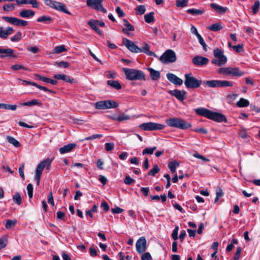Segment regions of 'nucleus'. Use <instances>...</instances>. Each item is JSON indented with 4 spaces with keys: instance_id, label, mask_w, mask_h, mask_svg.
Segmentation results:
<instances>
[{
    "instance_id": "obj_41",
    "label": "nucleus",
    "mask_w": 260,
    "mask_h": 260,
    "mask_svg": "<svg viewBox=\"0 0 260 260\" xmlns=\"http://www.w3.org/2000/svg\"><path fill=\"white\" fill-rule=\"evenodd\" d=\"M16 223L17 221L16 220L8 219L6 221L5 227L7 229H10L11 228L14 226Z\"/></svg>"
},
{
    "instance_id": "obj_28",
    "label": "nucleus",
    "mask_w": 260,
    "mask_h": 260,
    "mask_svg": "<svg viewBox=\"0 0 260 260\" xmlns=\"http://www.w3.org/2000/svg\"><path fill=\"white\" fill-rule=\"evenodd\" d=\"M88 24L91 27L92 29H93L96 32H97L100 36H103V34L102 31L99 29L98 27L96 24L93 23V21L92 20H90L87 22Z\"/></svg>"
},
{
    "instance_id": "obj_44",
    "label": "nucleus",
    "mask_w": 260,
    "mask_h": 260,
    "mask_svg": "<svg viewBox=\"0 0 260 260\" xmlns=\"http://www.w3.org/2000/svg\"><path fill=\"white\" fill-rule=\"evenodd\" d=\"M13 200L14 202L18 205H20L21 204V198L18 192H16L13 196Z\"/></svg>"
},
{
    "instance_id": "obj_45",
    "label": "nucleus",
    "mask_w": 260,
    "mask_h": 260,
    "mask_svg": "<svg viewBox=\"0 0 260 260\" xmlns=\"http://www.w3.org/2000/svg\"><path fill=\"white\" fill-rule=\"evenodd\" d=\"M22 34L20 31L17 32L13 37L10 38L12 42H19L21 39Z\"/></svg>"
},
{
    "instance_id": "obj_36",
    "label": "nucleus",
    "mask_w": 260,
    "mask_h": 260,
    "mask_svg": "<svg viewBox=\"0 0 260 260\" xmlns=\"http://www.w3.org/2000/svg\"><path fill=\"white\" fill-rule=\"evenodd\" d=\"M249 105V102L247 100L241 98L237 103V106L239 107H246Z\"/></svg>"
},
{
    "instance_id": "obj_27",
    "label": "nucleus",
    "mask_w": 260,
    "mask_h": 260,
    "mask_svg": "<svg viewBox=\"0 0 260 260\" xmlns=\"http://www.w3.org/2000/svg\"><path fill=\"white\" fill-rule=\"evenodd\" d=\"M107 83L110 87L117 90H120L122 87L121 84L116 80H108Z\"/></svg>"
},
{
    "instance_id": "obj_5",
    "label": "nucleus",
    "mask_w": 260,
    "mask_h": 260,
    "mask_svg": "<svg viewBox=\"0 0 260 260\" xmlns=\"http://www.w3.org/2000/svg\"><path fill=\"white\" fill-rule=\"evenodd\" d=\"M184 77V84L188 89L198 88L202 83V80L195 78L191 73L185 74Z\"/></svg>"
},
{
    "instance_id": "obj_48",
    "label": "nucleus",
    "mask_w": 260,
    "mask_h": 260,
    "mask_svg": "<svg viewBox=\"0 0 260 260\" xmlns=\"http://www.w3.org/2000/svg\"><path fill=\"white\" fill-rule=\"evenodd\" d=\"M260 3L258 1H256L254 2V5L252 6L251 9L253 14L256 13L259 8Z\"/></svg>"
},
{
    "instance_id": "obj_43",
    "label": "nucleus",
    "mask_w": 260,
    "mask_h": 260,
    "mask_svg": "<svg viewBox=\"0 0 260 260\" xmlns=\"http://www.w3.org/2000/svg\"><path fill=\"white\" fill-rule=\"evenodd\" d=\"M160 169L157 165H155L153 168L148 172V175L149 176H154L156 173L159 171Z\"/></svg>"
},
{
    "instance_id": "obj_29",
    "label": "nucleus",
    "mask_w": 260,
    "mask_h": 260,
    "mask_svg": "<svg viewBox=\"0 0 260 260\" xmlns=\"http://www.w3.org/2000/svg\"><path fill=\"white\" fill-rule=\"evenodd\" d=\"M35 105L41 106V103L38 100L34 99L28 102H24L21 104L22 106H32Z\"/></svg>"
},
{
    "instance_id": "obj_57",
    "label": "nucleus",
    "mask_w": 260,
    "mask_h": 260,
    "mask_svg": "<svg viewBox=\"0 0 260 260\" xmlns=\"http://www.w3.org/2000/svg\"><path fill=\"white\" fill-rule=\"evenodd\" d=\"M156 148V147L147 148L143 151L142 153L143 155H145L146 154H151L153 153V151L155 150Z\"/></svg>"
},
{
    "instance_id": "obj_61",
    "label": "nucleus",
    "mask_w": 260,
    "mask_h": 260,
    "mask_svg": "<svg viewBox=\"0 0 260 260\" xmlns=\"http://www.w3.org/2000/svg\"><path fill=\"white\" fill-rule=\"evenodd\" d=\"M129 119V116L127 115H125L124 114L120 115L119 116H117V121H119L126 120Z\"/></svg>"
},
{
    "instance_id": "obj_38",
    "label": "nucleus",
    "mask_w": 260,
    "mask_h": 260,
    "mask_svg": "<svg viewBox=\"0 0 260 260\" xmlns=\"http://www.w3.org/2000/svg\"><path fill=\"white\" fill-rule=\"evenodd\" d=\"M16 105H9L6 104H1V108L5 109L7 110H11L12 111H15L17 109Z\"/></svg>"
},
{
    "instance_id": "obj_58",
    "label": "nucleus",
    "mask_w": 260,
    "mask_h": 260,
    "mask_svg": "<svg viewBox=\"0 0 260 260\" xmlns=\"http://www.w3.org/2000/svg\"><path fill=\"white\" fill-rule=\"evenodd\" d=\"M11 69L14 71H17V70H19L20 69L26 70H27V69L26 67H25L24 66H23L22 65H20V64H16L12 66L11 67Z\"/></svg>"
},
{
    "instance_id": "obj_24",
    "label": "nucleus",
    "mask_w": 260,
    "mask_h": 260,
    "mask_svg": "<svg viewBox=\"0 0 260 260\" xmlns=\"http://www.w3.org/2000/svg\"><path fill=\"white\" fill-rule=\"evenodd\" d=\"M210 7L214 10H215L219 14H222L225 13L228 8L226 7H223L216 4H211Z\"/></svg>"
},
{
    "instance_id": "obj_62",
    "label": "nucleus",
    "mask_w": 260,
    "mask_h": 260,
    "mask_svg": "<svg viewBox=\"0 0 260 260\" xmlns=\"http://www.w3.org/2000/svg\"><path fill=\"white\" fill-rule=\"evenodd\" d=\"M134 182L135 180L131 178L129 175L126 176L124 180V182L126 184L129 185Z\"/></svg>"
},
{
    "instance_id": "obj_35",
    "label": "nucleus",
    "mask_w": 260,
    "mask_h": 260,
    "mask_svg": "<svg viewBox=\"0 0 260 260\" xmlns=\"http://www.w3.org/2000/svg\"><path fill=\"white\" fill-rule=\"evenodd\" d=\"M6 139L10 144L14 145V146H20V143L13 137L8 136Z\"/></svg>"
},
{
    "instance_id": "obj_63",
    "label": "nucleus",
    "mask_w": 260,
    "mask_h": 260,
    "mask_svg": "<svg viewBox=\"0 0 260 260\" xmlns=\"http://www.w3.org/2000/svg\"><path fill=\"white\" fill-rule=\"evenodd\" d=\"M142 260H151L152 257L149 252H146L141 256Z\"/></svg>"
},
{
    "instance_id": "obj_12",
    "label": "nucleus",
    "mask_w": 260,
    "mask_h": 260,
    "mask_svg": "<svg viewBox=\"0 0 260 260\" xmlns=\"http://www.w3.org/2000/svg\"><path fill=\"white\" fill-rule=\"evenodd\" d=\"M192 63L197 67H203L207 65L209 60L208 58L201 55H196L192 59Z\"/></svg>"
},
{
    "instance_id": "obj_21",
    "label": "nucleus",
    "mask_w": 260,
    "mask_h": 260,
    "mask_svg": "<svg viewBox=\"0 0 260 260\" xmlns=\"http://www.w3.org/2000/svg\"><path fill=\"white\" fill-rule=\"evenodd\" d=\"M19 15L22 18H29L35 15V12L31 10L23 9L19 12Z\"/></svg>"
},
{
    "instance_id": "obj_7",
    "label": "nucleus",
    "mask_w": 260,
    "mask_h": 260,
    "mask_svg": "<svg viewBox=\"0 0 260 260\" xmlns=\"http://www.w3.org/2000/svg\"><path fill=\"white\" fill-rule=\"evenodd\" d=\"M44 3L47 6L56 10L67 14H71V13L67 10L66 5L62 3L52 0H45Z\"/></svg>"
},
{
    "instance_id": "obj_59",
    "label": "nucleus",
    "mask_w": 260,
    "mask_h": 260,
    "mask_svg": "<svg viewBox=\"0 0 260 260\" xmlns=\"http://www.w3.org/2000/svg\"><path fill=\"white\" fill-rule=\"evenodd\" d=\"M193 156H194L196 158L201 159H202V160H203V161H209V159H208V158H206L205 157H204V156L200 154L197 152H195L194 153V154H193Z\"/></svg>"
},
{
    "instance_id": "obj_33",
    "label": "nucleus",
    "mask_w": 260,
    "mask_h": 260,
    "mask_svg": "<svg viewBox=\"0 0 260 260\" xmlns=\"http://www.w3.org/2000/svg\"><path fill=\"white\" fill-rule=\"evenodd\" d=\"M154 13L153 12H151L144 16L145 21L148 23H151L154 21Z\"/></svg>"
},
{
    "instance_id": "obj_52",
    "label": "nucleus",
    "mask_w": 260,
    "mask_h": 260,
    "mask_svg": "<svg viewBox=\"0 0 260 260\" xmlns=\"http://www.w3.org/2000/svg\"><path fill=\"white\" fill-rule=\"evenodd\" d=\"M74 147H60L59 151L60 154H63L71 152Z\"/></svg>"
},
{
    "instance_id": "obj_25",
    "label": "nucleus",
    "mask_w": 260,
    "mask_h": 260,
    "mask_svg": "<svg viewBox=\"0 0 260 260\" xmlns=\"http://www.w3.org/2000/svg\"><path fill=\"white\" fill-rule=\"evenodd\" d=\"M203 83L209 87H220V80L204 81Z\"/></svg>"
},
{
    "instance_id": "obj_31",
    "label": "nucleus",
    "mask_w": 260,
    "mask_h": 260,
    "mask_svg": "<svg viewBox=\"0 0 260 260\" xmlns=\"http://www.w3.org/2000/svg\"><path fill=\"white\" fill-rule=\"evenodd\" d=\"M222 28L221 25L218 23L212 24L208 27L209 30L213 31H217L222 29Z\"/></svg>"
},
{
    "instance_id": "obj_53",
    "label": "nucleus",
    "mask_w": 260,
    "mask_h": 260,
    "mask_svg": "<svg viewBox=\"0 0 260 260\" xmlns=\"http://www.w3.org/2000/svg\"><path fill=\"white\" fill-rule=\"evenodd\" d=\"M8 36L6 29H4L3 27H0V37L3 39H6Z\"/></svg>"
},
{
    "instance_id": "obj_17",
    "label": "nucleus",
    "mask_w": 260,
    "mask_h": 260,
    "mask_svg": "<svg viewBox=\"0 0 260 260\" xmlns=\"http://www.w3.org/2000/svg\"><path fill=\"white\" fill-rule=\"evenodd\" d=\"M244 74V73L242 71L239 70L236 68H227L226 75H231L235 77H241Z\"/></svg>"
},
{
    "instance_id": "obj_47",
    "label": "nucleus",
    "mask_w": 260,
    "mask_h": 260,
    "mask_svg": "<svg viewBox=\"0 0 260 260\" xmlns=\"http://www.w3.org/2000/svg\"><path fill=\"white\" fill-rule=\"evenodd\" d=\"M137 14L142 15L145 13L146 8L144 5H140L136 8Z\"/></svg>"
},
{
    "instance_id": "obj_22",
    "label": "nucleus",
    "mask_w": 260,
    "mask_h": 260,
    "mask_svg": "<svg viewBox=\"0 0 260 260\" xmlns=\"http://www.w3.org/2000/svg\"><path fill=\"white\" fill-rule=\"evenodd\" d=\"M35 77L38 78L39 80H41L44 82L47 83H50L52 85H56L57 83V81L56 80H53L50 78L41 76L39 74H36Z\"/></svg>"
},
{
    "instance_id": "obj_56",
    "label": "nucleus",
    "mask_w": 260,
    "mask_h": 260,
    "mask_svg": "<svg viewBox=\"0 0 260 260\" xmlns=\"http://www.w3.org/2000/svg\"><path fill=\"white\" fill-rule=\"evenodd\" d=\"M179 230V227L178 226H176L174 229L173 230V233L172 234V238L176 241L178 239V232Z\"/></svg>"
},
{
    "instance_id": "obj_11",
    "label": "nucleus",
    "mask_w": 260,
    "mask_h": 260,
    "mask_svg": "<svg viewBox=\"0 0 260 260\" xmlns=\"http://www.w3.org/2000/svg\"><path fill=\"white\" fill-rule=\"evenodd\" d=\"M2 19L6 22L16 26H25L28 24L27 21L20 19L16 17L3 16Z\"/></svg>"
},
{
    "instance_id": "obj_46",
    "label": "nucleus",
    "mask_w": 260,
    "mask_h": 260,
    "mask_svg": "<svg viewBox=\"0 0 260 260\" xmlns=\"http://www.w3.org/2000/svg\"><path fill=\"white\" fill-rule=\"evenodd\" d=\"M3 8L5 11H12L15 9V5L13 4H6L3 6Z\"/></svg>"
},
{
    "instance_id": "obj_10",
    "label": "nucleus",
    "mask_w": 260,
    "mask_h": 260,
    "mask_svg": "<svg viewBox=\"0 0 260 260\" xmlns=\"http://www.w3.org/2000/svg\"><path fill=\"white\" fill-rule=\"evenodd\" d=\"M104 0H87L86 4L89 7L101 11L104 13L107 12V10L104 8L102 3Z\"/></svg>"
},
{
    "instance_id": "obj_64",
    "label": "nucleus",
    "mask_w": 260,
    "mask_h": 260,
    "mask_svg": "<svg viewBox=\"0 0 260 260\" xmlns=\"http://www.w3.org/2000/svg\"><path fill=\"white\" fill-rule=\"evenodd\" d=\"M241 252V248L240 247H238L237 248L236 251L234 255V260H238L239 259Z\"/></svg>"
},
{
    "instance_id": "obj_4",
    "label": "nucleus",
    "mask_w": 260,
    "mask_h": 260,
    "mask_svg": "<svg viewBox=\"0 0 260 260\" xmlns=\"http://www.w3.org/2000/svg\"><path fill=\"white\" fill-rule=\"evenodd\" d=\"M53 159V158H47L43 161H41L37 165L35 171L36 174L35 178L37 181V184L38 185H39L41 175L44 169L46 168L47 170H49L51 168V165Z\"/></svg>"
},
{
    "instance_id": "obj_39",
    "label": "nucleus",
    "mask_w": 260,
    "mask_h": 260,
    "mask_svg": "<svg viewBox=\"0 0 260 260\" xmlns=\"http://www.w3.org/2000/svg\"><path fill=\"white\" fill-rule=\"evenodd\" d=\"M94 107L96 109H106L105 101H99L94 104Z\"/></svg>"
},
{
    "instance_id": "obj_42",
    "label": "nucleus",
    "mask_w": 260,
    "mask_h": 260,
    "mask_svg": "<svg viewBox=\"0 0 260 260\" xmlns=\"http://www.w3.org/2000/svg\"><path fill=\"white\" fill-rule=\"evenodd\" d=\"M66 51V49L64 45H60L56 46L53 50V53L55 54H58Z\"/></svg>"
},
{
    "instance_id": "obj_3",
    "label": "nucleus",
    "mask_w": 260,
    "mask_h": 260,
    "mask_svg": "<svg viewBox=\"0 0 260 260\" xmlns=\"http://www.w3.org/2000/svg\"><path fill=\"white\" fill-rule=\"evenodd\" d=\"M123 71L126 76V78L129 80H145V75L144 72L141 70L123 68Z\"/></svg>"
},
{
    "instance_id": "obj_37",
    "label": "nucleus",
    "mask_w": 260,
    "mask_h": 260,
    "mask_svg": "<svg viewBox=\"0 0 260 260\" xmlns=\"http://www.w3.org/2000/svg\"><path fill=\"white\" fill-rule=\"evenodd\" d=\"M179 164L176 161H171L168 164V167L172 173H174L176 172V167L179 166Z\"/></svg>"
},
{
    "instance_id": "obj_15",
    "label": "nucleus",
    "mask_w": 260,
    "mask_h": 260,
    "mask_svg": "<svg viewBox=\"0 0 260 260\" xmlns=\"http://www.w3.org/2000/svg\"><path fill=\"white\" fill-rule=\"evenodd\" d=\"M166 77L168 80L174 85L180 86L183 83V80L173 73H168Z\"/></svg>"
},
{
    "instance_id": "obj_30",
    "label": "nucleus",
    "mask_w": 260,
    "mask_h": 260,
    "mask_svg": "<svg viewBox=\"0 0 260 260\" xmlns=\"http://www.w3.org/2000/svg\"><path fill=\"white\" fill-rule=\"evenodd\" d=\"M186 12L192 15L197 16L203 14L204 13V9H188Z\"/></svg>"
},
{
    "instance_id": "obj_51",
    "label": "nucleus",
    "mask_w": 260,
    "mask_h": 260,
    "mask_svg": "<svg viewBox=\"0 0 260 260\" xmlns=\"http://www.w3.org/2000/svg\"><path fill=\"white\" fill-rule=\"evenodd\" d=\"M187 0H177L176 2V6L178 7H184L187 4Z\"/></svg>"
},
{
    "instance_id": "obj_6",
    "label": "nucleus",
    "mask_w": 260,
    "mask_h": 260,
    "mask_svg": "<svg viewBox=\"0 0 260 260\" xmlns=\"http://www.w3.org/2000/svg\"><path fill=\"white\" fill-rule=\"evenodd\" d=\"M214 55L216 58L212 60V63L217 64L218 66H222L226 63L227 58L223 54V52L219 48L215 49L214 50Z\"/></svg>"
},
{
    "instance_id": "obj_50",
    "label": "nucleus",
    "mask_w": 260,
    "mask_h": 260,
    "mask_svg": "<svg viewBox=\"0 0 260 260\" xmlns=\"http://www.w3.org/2000/svg\"><path fill=\"white\" fill-rule=\"evenodd\" d=\"M233 86V83L232 82L226 80H220V87H228Z\"/></svg>"
},
{
    "instance_id": "obj_1",
    "label": "nucleus",
    "mask_w": 260,
    "mask_h": 260,
    "mask_svg": "<svg viewBox=\"0 0 260 260\" xmlns=\"http://www.w3.org/2000/svg\"><path fill=\"white\" fill-rule=\"evenodd\" d=\"M195 112L198 115L204 116L218 122H226L227 121L226 117L223 114L211 111L206 108H197L195 109Z\"/></svg>"
},
{
    "instance_id": "obj_13",
    "label": "nucleus",
    "mask_w": 260,
    "mask_h": 260,
    "mask_svg": "<svg viewBox=\"0 0 260 260\" xmlns=\"http://www.w3.org/2000/svg\"><path fill=\"white\" fill-rule=\"evenodd\" d=\"M136 248L137 252L143 253L146 250V240L144 237H141L136 243Z\"/></svg>"
},
{
    "instance_id": "obj_34",
    "label": "nucleus",
    "mask_w": 260,
    "mask_h": 260,
    "mask_svg": "<svg viewBox=\"0 0 260 260\" xmlns=\"http://www.w3.org/2000/svg\"><path fill=\"white\" fill-rule=\"evenodd\" d=\"M52 18L47 16H42L41 17H39L37 19V21L39 22H44L47 24L50 23L52 21Z\"/></svg>"
},
{
    "instance_id": "obj_14",
    "label": "nucleus",
    "mask_w": 260,
    "mask_h": 260,
    "mask_svg": "<svg viewBox=\"0 0 260 260\" xmlns=\"http://www.w3.org/2000/svg\"><path fill=\"white\" fill-rule=\"evenodd\" d=\"M168 93L175 96L179 101L182 102L185 99V95L186 92L185 90H180L178 89H175L173 90H169Z\"/></svg>"
},
{
    "instance_id": "obj_16",
    "label": "nucleus",
    "mask_w": 260,
    "mask_h": 260,
    "mask_svg": "<svg viewBox=\"0 0 260 260\" xmlns=\"http://www.w3.org/2000/svg\"><path fill=\"white\" fill-rule=\"evenodd\" d=\"M244 74V73L242 71L239 70L236 68H227L226 75H231L235 77H241Z\"/></svg>"
},
{
    "instance_id": "obj_26",
    "label": "nucleus",
    "mask_w": 260,
    "mask_h": 260,
    "mask_svg": "<svg viewBox=\"0 0 260 260\" xmlns=\"http://www.w3.org/2000/svg\"><path fill=\"white\" fill-rule=\"evenodd\" d=\"M148 70L150 72V76L152 80H157L159 78L160 73L159 71L150 68H148Z\"/></svg>"
},
{
    "instance_id": "obj_2",
    "label": "nucleus",
    "mask_w": 260,
    "mask_h": 260,
    "mask_svg": "<svg viewBox=\"0 0 260 260\" xmlns=\"http://www.w3.org/2000/svg\"><path fill=\"white\" fill-rule=\"evenodd\" d=\"M122 41L123 45L132 52L136 53L143 52L150 56L155 55L153 52L150 51V46L147 43H144L143 46L139 48L133 42L127 38H123Z\"/></svg>"
},
{
    "instance_id": "obj_54",
    "label": "nucleus",
    "mask_w": 260,
    "mask_h": 260,
    "mask_svg": "<svg viewBox=\"0 0 260 260\" xmlns=\"http://www.w3.org/2000/svg\"><path fill=\"white\" fill-rule=\"evenodd\" d=\"M27 190L29 198H32L33 196V186L31 183L27 185Z\"/></svg>"
},
{
    "instance_id": "obj_55",
    "label": "nucleus",
    "mask_w": 260,
    "mask_h": 260,
    "mask_svg": "<svg viewBox=\"0 0 260 260\" xmlns=\"http://www.w3.org/2000/svg\"><path fill=\"white\" fill-rule=\"evenodd\" d=\"M56 64L58 67L63 68H67L70 66V63L68 62L63 61L57 62Z\"/></svg>"
},
{
    "instance_id": "obj_60",
    "label": "nucleus",
    "mask_w": 260,
    "mask_h": 260,
    "mask_svg": "<svg viewBox=\"0 0 260 260\" xmlns=\"http://www.w3.org/2000/svg\"><path fill=\"white\" fill-rule=\"evenodd\" d=\"M7 243V239L5 237H3L0 239V249L4 248Z\"/></svg>"
},
{
    "instance_id": "obj_8",
    "label": "nucleus",
    "mask_w": 260,
    "mask_h": 260,
    "mask_svg": "<svg viewBox=\"0 0 260 260\" xmlns=\"http://www.w3.org/2000/svg\"><path fill=\"white\" fill-rule=\"evenodd\" d=\"M139 128L145 131H153L163 129L165 126L164 124L155 122H144L139 125Z\"/></svg>"
},
{
    "instance_id": "obj_23",
    "label": "nucleus",
    "mask_w": 260,
    "mask_h": 260,
    "mask_svg": "<svg viewBox=\"0 0 260 260\" xmlns=\"http://www.w3.org/2000/svg\"><path fill=\"white\" fill-rule=\"evenodd\" d=\"M123 22L126 28H123L122 30L124 34L128 35V31H134L135 30L134 27L126 19L123 20Z\"/></svg>"
},
{
    "instance_id": "obj_49",
    "label": "nucleus",
    "mask_w": 260,
    "mask_h": 260,
    "mask_svg": "<svg viewBox=\"0 0 260 260\" xmlns=\"http://www.w3.org/2000/svg\"><path fill=\"white\" fill-rule=\"evenodd\" d=\"M18 80L19 81V83L23 84V85H33L34 86H36L37 85V83L30 82L24 80H21V79H18Z\"/></svg>"
},
{
    "instance_id": "obj_19",
    "label": "nucleus",
    "mask_w": 260,
    "mask_h": 260,
    "mask_svg": "<svg viewBox=\"0 0 260 260\" xmlns=\"http://www.w3.org/2000/svg\"><path fill=\"white\" fill-rule=\"evenodd\" d=\"M14 50L11 48L2 49L0 48V58H4L5 57H16L15 55H13Z\"/></svg>"
},
{
    "instance_id": "obj_40",
    "label": "nucleus",
    "mask_w": 260,
    "mask_h": 260,
    "mask_svg": "<svg viewBox=\"0 0 260 260\" xmlns=\"http://www.w3.org/2000/svg\"><path fill=\"white\" fill-rule=\"evenodd\" d=\"M190 126H191V124L185 121L182 119H181V121H180L179 128L185 129H187L188 128L190 127Z\"/></svg>"
},
{
    "instance_id": "obj_20",
    "label": "nucleus",
    "mask_w": 260,
    "mask_h": 260,
    "mask_svg": "<svg viewBox=\"0 0 260 260\" xmlns=\"http://www.w3.org/2000/svg\"><path fill=\"white\" fill-rule=\"evenodd\" d=\"M53 78L56 80H61L70 83L75 82L74 79L65 74H55L53 76Z\"/></svg>"
},
{
    "instance_id": "obj_9",
    "label": "nucleus",
    "mask_w": 260,
    "mask_h": 260,
    "mask_svg": "<svg viewBox=\"0 0 260 260\" xmlns=\"http://www.w3.org/2000/svg\"><path fill=\"white\" fill-rule=\"evenodd\" d=\"M159 60L163 63L174 62L176 60V54L171 49L167 50L160 57Z\"/></svg>"
},
{
    "instance_id": "obj_18",
    "label": "nucleus",
    "mask_w": 260,
    "mask_h": 260,
    "mask_svg": "<svg viewBox=\"0 0 260 260\" xmlns=\"http://www.w3.org/2000/svg\"><path fill=\"white\" fill-rule=\"evenodd\" d=\"M181 118H170L166 120V123L170 127H177L179 128L180 121Z\"/></svg>"
},
{
    "instance_id": "obj_32",
    "label": "nucleus",
    "mask_w": 260,
    "mask_h": 260,
    "mask_svg": "<svg viewBox=\"0 0 260 260\" xmlns=\"http://www.w3.org/2000/svg\"><path fill=\"white\" fill-rule=\"evenodd\" d=\"M105 101L106 109L115 108L118 106V104L115 101L106 100Z\"/></svg>"
}]
</instances>
